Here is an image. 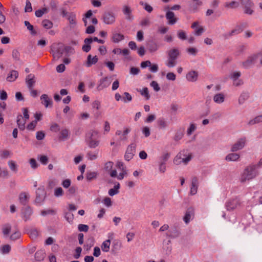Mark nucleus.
Here are the masks:
<instances>
[{
	"instance_id": "obj_1",
	"label": "nucleus",
	"mask_w": 262,
	"mask_h": 262,
	"mask_svg": "<svg viewBox=\"0 0 262 262\" xmlns=\"http://www.w3.org/2000/svg\"><path fill=\"white\" fill-rule=\"evenodd\" d=\"M260 165H250L247 166L244 170L241 178V181L245 182L247 180H250L255 178L258 174L257 168Z\"/></svg>"
},
{
	"instance_id": "obj_2",
	"label": "nucleus",
	"mask_w": 262,
	"mask_h": 262,
	"mask_svg": "<svg viewBox=\"0 0 262 262\" xmlns=\"http://www.w3.org/2000/svg\"><path fill=\"white\" fill-rule=\"evenodd\" d=\"M167 61L166 65L169 68L174 67L177 64V60L180 55V52L178 48H173L166 52Z\"/></svg>"
},
{
	"instance_id": "obj_3",
	"label": "nucleus",
	"mask_w": 262,
	"mask_h": 262,
	"mask_svg": "<svg viewBox=\"0 0 262 262\" xmlns=\"http://www.w3.org/2000/svg\"><path fill=\"white\" fill-rule=\"evenodd\" d=\"M187 151L185 150L179 152L174 158V163L176 164H179L182 162L187 164L192 158L191 154H189L187 155Z\"/></svg>"
},
{
	"instance_id": "obj_4",
	"label": "nucleus",
	"mask_w": 262,
	"mask_h": 262,
	"mask_svg": "<svg viewBox=\"0 0 262 262\" xmlns=\"http://www.w3.org/2000/svg\"><path fill=\"white\" fill-rule=\"evenodd\" d=\"M93 41H97L98 43L102 44L104 43V40L98 39L97 37H94V38H86L84 40V45L82 47V50H83V52L88 53L91 50V44L92 43Z\"/></svg>"
},
{
	"instance_id": "obj_5",
	"label": "nucleus",
	"mask_w": 262,
	"mask_h": 262,
	"mask_svg": "<svg viewBox=\"0 0 262 262\" xmlns=\"http://www.w3.org/2000/svg\"><path fill=\"white\" fill-rule=\"evenodd\" d=\"M241 202L238 198L233 199L227 201L225 204L228 211H233L241 206Z\"/></svg>"
},
{
	"instance_id": "obj_6",
	"label": "nucleus",
	"mask_w": 262,
	"mask_h": 262,
	"mask_svg": "<svg viewBox=\"0 0 262 262\" xmlns=\"http://www.w3.org/2000/svg\"><path fill=\"white\" fill-rule=\"evenodd\" d=\"M102 19L106 25L113 24L116 20L115 14L112 12H105L102 14Z\"/></svg>"
},
{
	"instance_id": "obj_7",
	"label": "nucleus",
	"mask_w": 262,
	"mask_h": 262,
	"mask_svg": "<svg viewBox=\"0 0 262 262\" xmlns=\"http://www.w3.org/2000/svg\"><path fill=\"white\" fill-rule=\"evenodd\" d=\"M136 147L135 143H131L127 146L124 155L125 160L129 161L133 158L136 152Z\"/></svg>"
},
{
	"instance_id": "obj_8",
	"label": "nucleus",
	"mask_w": 262,
	"mask_h": 262,
	"mask_svg": "<svg viewBox=\"0 0 262 262\" xmlns=\"http://www.w3.org/2000/svg\"><path fill=\"white\" fill-rule=\"evenodd\" d=\"M246 143V137H243L239 139L234 144L231 146V151L232 152H235L243 149L245 147Z\"/></svg>"
},
{
	"instance_id": "obj_9",
	"label": "nucleus",
	"mask_w": 262,
	"mask_h": 262,
	"mask_svg": "<svg viewBox=\"0 0 262 262\" xmlns=\"http://www.w3.org/2000/svg\"><path fill=\"white\" fill-rule=\"evenodd\" d=\"M51 50L54 59H58L63 53V49L59 47L58 45L55 43L51 46Z\"/></svg>"
},
{
	"instance_id": "obj_10",
	"label": "nucleus",
	"mask_w": 262,
	"mask_h": 262,
	"mask_svg": "<svg viewBox=\"0 0 262 262\" xmlns=\"http://www.w3.org/2000/svg\"><path fill=\"white\" fill-rule=\"evenodd\" d=\"M32 214V208L30 206H24L21 209V216L25 221L31 219Z\"/></svg>"
},
{
	"instance_id": "obj_11",
	"label": "nucleus",
	"mask_w": 262,
	"mask_h": 262,
	"mask_svg": "<svg viewBox=\"0 0 262 262\" xmlns=\"http://www.w3.org/2000/svg\"><path fill=\"white\" fill-rule=\"evenodd\" d=\"M41 103L45 106L46 108L52 107L53 101L52 99L47 94H42L40 96Z\"/></svg>"
},
{
	"instance_id": "obj_12",
	"label": "nucleus",
	"mask_w": 262,
	"mask_h": 262,
	"mask_svg": "<svg viewBox=\"0 0 262 262\" xmlns=\"http://www.w3.org/2000/svg\"><path fill=\"white\" fill-rule=\"evenodd\" d=\"M111 81L108 80L107 77H105L101 79L99 81V84L97 86L98 91H102L105 88H107L111 84Z\"/></svg>"
},
{
	"instance_id": "obj_13",
	"label": "nucleus",
	"mask_w": 262,
	"mask_h": 262,
	"mask_svg": "<svg viewBox=\"0 0 262 262\" xmlns=\"http://www.w3.org/2000/svg\"><path fill=\"white\" fill-rule=\"evenodd\" d=\"M194 215V209L193 207H189L185 213L183 217V220L186 224H188L192 220Z\"/></svg>"
},
{
	"instance_id": "obj_14",
	"label": "nucleus",
	"mask_w": 262,
	"mask_h": 262,
	"mask_svg": "<svg viewBox=\"0 0 262 262\" xmlns=\"http://www.w3.org/2000/svg\"><path fill=\"white\" fill-rule=\"evenodd\" d=\"M199 187V180L196 177L194 176L192 178L191 185L190 187V193L191 195H194L197 193Z\"/></svg>"
},
{
	"instance_id": "obj_15",
	"label": "nucleus",
	"mask_w": 262,
	"mask_h": 262,
	"mask_svg": "<svg viewBox=\"0 0 262 262\" xmlns=\"http://www.w3.org/2000/svg\"><path fill=\"white\" fill-rule=\"evenodd\" d=\"M35 201L36 203H40L43 201L46 197V191L43 187L39 188L36 192Z\"/></svg>"
},
{
	"instance_id": "obj_16",
	"label": "nucleus",
	"mask_w": 262,
	"mask_h": 262,
	"mask_svg": "<svg viewBox=\"0 0 262 262\" xmlns=\"http://www.w3.org/2000/svg\"><path fill=\"white\" fill-rule=\"evenodd\" d=\"M258 55H253L248 58V59L243 62V66L245 68L250 67L252 64L256 62V59L258 58Z\"/></svg>"
},
{
	"instance_id": "obj_17",
	"label": "nucleus",
	"mask_w": 262,
	"mask_h": 262,
	"mask_svg": "<svg viewBox=\"0 0 262 262\" xmlns=\"http://www.w3.org/2000/svg\"><path fill=\"white\" fill-rule=\"evenodd\" d=\"M122 12L125 15L126 19L130 21L134 19V16L132 14V10L129 6L126 5L123 6L122 8Z\"/></svg>"
},
{
	"instance_id": "obj_18",
	"label": "nucleus",
	"mask_w": 262,
	"mask_h": 262,
	"mask_svg": "<svg viewBox=\"0 0 262 262\" xmlns=\"http://www.w3.org/2000/svg\"><path fill=\"white\" fill-rule=\"evenodd\" d=\"M98 61V58L96 55L92 56L91 54H89L85 61V66L86 67H91L92 65L96 64Z\"/></svg>"
},
{
	"instance_id": "obj_19",
	"label": "nucleus",
	"mask_w": 262,
	"mask_h": 262,
	"mask_svg": "<svg viewBox=\"0 0 262 262\" xmlns=\"http://www.w3.org/2000/svg\"><path fill=\"white\" fill-rule=\"evenodd\" d=\"M165 17L168 20V24L170 25H174L178 20V18L174 17V13L170 11L167 12Z\"/></svg>"
},
{
	"instance_id": "obj_20",
	"label": "nucleus",
	"mask_w": 262,
	"mask_h": 262,
	"mask_svg": "<svg viewBox=\"0 0 262 262\" xmlns=\"http://www.w3.org/2000/svg\"><path fill=\"white\" fill-rule=\"evenodd\" d=\"M18 72L16 70H11L8 74L6 80L9 82H14L18 77Z\"/></svg>"
},
{
	"instance_id": "obj_21",
	"label": "nucleus",
	"mask_w": 262,
	"mask_h": 262,
	"mask_svg": "<svg viewBox=\"0 0 262 262\" xmlns=\"http://www.w3.org/2000/svg\"><path fill=\"white\" fill-rule=\"evenodd\" d=\"M180 232L177 227L175 226L171 227L168 231L167 236L170 238H176L180 235Z\"/></svg>"
},
{
	"instance_id": "obj_22",
	"label": "nucleus",
	"mask_w": 262,
	"mask_h": 262,
	"mask_svg": "<svg viewBox=\"0 0 262 262\" xmlns=\"http://www.w3.org/2000/svg\"><path fill=\"white\" fill-rule=\"evenodd\" d=\"M19 203L24 206H27L26 204L28 203L30 199L29 195L26 192H22L19 195Z\"/></svg>"
},
{
	"instance_id": "obj_23",
	"label": "nucleus",
	"mask_w": 262,
	"mask_h": 262,
	"mask_svg": "<svg viewBox=\"0 0 262 262\" xmlns=\"http://www.w3.org/2000/svg\"><path fill=\"white\" fill-rule=\"evenodd\" d=\"M130 132V129L129 128H126L122 133L120 130H117L116 132V135L120 136V140H127V135Z\"/></svg>"
},
{
	"instance_id": "obj_24",
	"label": "nucleus",
	"mask_w": 262,
	"mask_h": 262,
	"mask_svg": "<svg viewBox=\"0 0 262 262\" xmlns=\"http://www.w3.org/2000/svg\"><path fill=\"white\" fill-rule=\"evenodd\" d=\"M243 31V28H242L241 26H236V27L233 29L230 32L225 34L224 36L225 37V38L227 39L233 35L239 34Z\"/></svg>"
},
{
	"instance_id": "obj_25",
	"label": "nucleus",
	"mask_w": 262,
	"mask_h": 262,
	"mask_svg": "<svg viewBox=\"0 0 262 262\" xmlns=\"http://www.w3.org/2000/svg\"><path fill=\"white\" fill-rule=\"evenodd\" d=\"M198 73L195 71H191L188 72L186 76V79L191 82L196 81L198 79Z\"/></svg>"
},
{
	"instance_id": "obj_26",
	"label": "nucleus",
	"mask_w": 262,
	"mask_h": 262,
	"mask_svg": "<svg viewBox=\"0 0 262 262\" xmlns=\"http://www.w3.org/2000/svg\"><path fill=\"white\" fill-rule=\"evenodd\" d=\"M67 19L69 21L70 27L73 28L77 24L76 15L71 12L68 15Z\"/></svg>"
},
{
	"instance_id": "obj_27",
	"label": "nucleus",
	"mask_w": 262,
	"mask_h": 262,
	"mask_svg": "<svg viewBox=\"0 0 262 262\" xmlns=\"http://www.w3.org/2000/svg\"><path fill=\"white\" fill-rule=\"evenodd\" d=\"M98 132L95 130H91L86 134V142H88L91 140L96 139V137L98 136Z\"/></svg>"
},
{
	"instance_id": "obj_28",
	"label": "nucleus",
	"mask_w": 262,
	"mask_h": 262,
	"mask_svg": "<svg viewBox=\"0 0 262 262\" xmlns=\"http://www.w3.org/2000/svg\"><path fill=\"white\" fill-rule=\"evenodd\" d=\"M27 121V120H25L24 117H23L22 115H20L17 116V123L20 129L24 130L25 129V124Z\"/></svg>"
},
{
	"instance_id": "obj_29",
	"label": "nucleus",
	"mask_w": 262,
	"mask_h": 262,
	"mask_svg": "<svg viewBox=\"0 0 262 262\" xmlns=\"http://www.w3.org/2000/svg\"><path fill=\"white\" fill-rule=\"evenodd\" d=\"M240 158L239 154L236 153H230L228 154L226 157L225 160L227 161H237Z\"/></svg>"
},
{
	"instance_id": "obj_30",
	"label": "nucleus",
	"mask_w": 262,
	"mask_h": 262,
	"mask_svg": "<svg viewBox=\"0 0 262 262\" xmlns=\"http://www.w3.org/2000/svg\"><path fill=\"white\" fill-rule=\"evenodd\" d=\"M8 164L9 167V168L11 170V171L13 173H16L18 171V165L16 162L13 160H9L8 162Z\"/></svg>"
},
{
	"instance_id": "obj_31",
	"label": "nucleus",
	"mask_w": 262,
	"mask_h": 262,
	"mask_svg": "<svg viewBox=\"0 0 262 262\" xmlns=\"http://www.w3.org/2000/svg\"><path fill=\"white\" fill-rule=\"evenodd\" d=\"M225 100V96L222 93L215 94L213 97V101L216 103H222Z\"/></svg>"
},
{
	"instance_id": "obj_32",
	"label": "nucleus",
	"mask_w": 262,
	"mask_h": 262,
	"mask_svg": "<svg viewBox=\"0 0 262 262\" xmlns=\"http://www.w3.org/2000/svg\"><path fill=\"white\" fill-rule=\"evenodd\" d=\"M124 39V36L123 34L117 33H113V34L112 41L115 43H118Z\"/></svg>"
},
{
	"instance_id": "obj_33",
	"label": "nucleus",
	"mask_w": 262,
	"mask_h": 262,
	"mask_svg": "<svg viewBox=\"0 0 262 262\" xmlns=\"http://www.w3.org/2000/svg\"><path fill=\"white\" fill-rule=\"evenodd\" d=\"M26 82L30 90L31 94H33L32 86H33V76L29 74L26 78Z\"/></svg>"
},
{
	"instance_id": "obj_34",
	"label": "nucleus",
	"mask_w": 262,
	"mask_h": 262,
	"mask_svg": "<svg viewBox=\"0 0 262 262\" xmlns=\"http://www.w3.org/2000/svg\"><path fill=\"white\" fill-rule=\"evenodd\" d=\"M98 174L96 171H88L86 174V178L88 181H91L97 178Z\"/></svg>"
},
{
	"instance_id": "obj_35",
	"label": "nucleus",
	"mask_w": 262,
	"mask_h": 262,
	"mask_svg": "<svg viewBox=\"0 0 262 262\" xmlns=\"http://www.w3.org/2000/svg\"><path fill=\"white\" fill-rule=\"evenodd\" d=\"M249 97V94L247 92H243L240 95L238 98V103L242 104L244 102L247 100Z\"/></svg>"
},
{
	"instance_id": "obj_36",
	"label": "nucleus",
	"mask_w": 262,
	"mask_h": 262,
	"mask_svg": "<svg viewBox=\"0 0 262 262\" xmlns=\"http://www.w3.org/2000/svg\"><path fill=\"white\" fill-rule=\"evenodd\" d=\"M98 151H95V152L89 151L86 154V157L88 160L90 161H93L97 159L98 158Z\"/></svg>"
},
{
	"instance_id": "obj_37",
	"label": "nucleus",
	"mask_w": 262,
	"mask_h": 262,
	"mask_svg": "<svg viewBox=\"0 0 262 262\" xmlns=\"http://www.w3.org/2000/svg\"><path fill=\"white\" fill-rule=\"evenodd\" d=\"M35 258L37 261L43 260L45 257V252L43 250L37 251L35 254Z\"/></svg>"
},
{
	"instance_id": "obj_38",
	"label": "nucleus",
	"mask_w": 262,
	"mask_h": 262,
	"mask_svg": "<svg viewBox=\"0 0 262 262\" xmlns=\"http://www.w3.org/2000/svg\"><path fill=\"white\" fill-rule=\"evenodd\" d=\"M120 188V184L119 183H117V184H116L114 188L110 189L108 190V194L110 196H114L115 194H117L119 193V189Z\"/></svg>"
},
{
	"instance_id": "obj_39",
	"label": "nucleus",
	"mask_w": 262,
	"mask_h": 262,
	"mask_svg": "<svg viewBox=\"0 0 262 262\" xmlns=\"http://www.w3.org/2000/svg\"><path fill=\"white\" fill-rule=\"evenodd\" d=\"M111 244L110 239H107L104 241L101 245V249L103 252H107L109 251Z\"/></svg>"
},
{
	"instance_id": "obj_40",
	"label": "nucleus",
	"mask_w": 262,
	"mask_h": 262,
	"mask_svg": "<svg viewBox=\"0 0 262 262\" xmlns=\"http://www.w3.org/2000/svg\"><path fill=\"white\" fill-rule=\"evenodd\" d=\"M224 6L226 8L228 9H234L239 6V3L236 1H232L231 2L225 3Z\"/></svg>"
},
{
	"instance_id": "obj_41",
	"label": "nucleus",
	"mask_w": 262,
	"mask_h": 262,
	"mask_svg": "<svg viewBox=\"0 0 262 262\" xmlns=\"http://www.w3.org/2000/svg\"><path fill=\"white\" fill-rule=\"evenodd\" d=\"M262 122V115H259L255 117L254 119L250 120L248 122V125H252Z\"/></svg>"
},
{
	"instance_id": "obj_42",
	"label": "nucleus",
	"mask_w": 262,
	"mask_h": 262,
	"mask_svg": "<svg viewBox=\"0 0 262 262\" xmlns=\"http://www.w3.org/2000/svg\"><path fill=\"white\" fill-rule=\"evenodd\" d=\"M147 47L148 50L150 52H156L158 49V45L154 41H151L148 43Z\"/></svg>"
},
{
	"instance_id": "obj_43",
	"label": "nucleus",
	"mask_w": 262,
	"mask_h": 262,
	"mask_svg": "<svg viewBox=\"0 0 262 262\" xmlns=\"http://www.w3.org/2000/svg\"><path fill=\"white\" fill-rule=\"evenodd\" d=\"M88 146L91 148H95L99 145V141L96 139L91 140L86 142Z\"/></svg>"
},
{
	"instance_id": "obj_44",
	"label": "nucleus",
	"mask_w": 262,
	"mask_h": 262,
	"mask_svg": "<svg viewBox=\"0 0 262 262\" xmlns=\"http://www.w3.org/2000/svg\"><path fill=\"white\" fill-rule=\"evenodd\" d=\"M41 25L42 27L46 29H51L53 27L52 22L48 19H45L42 20Z\"/></svg>"
},
{
	"instance_id": "obj_45",
	"label": "nucleus",
	"mask_w": 262,
	"mask_h": 262,
	"mask_svg": "<svg viewBox=\"0 0 262 262\" xmlns=\"http://www.w3.org/2000/svg\"><path fill=\"white\" fill-rule=\"evenodd\" d=\"M157 123L159 127L163 129L166 128L168 125L167 123L165 121L163 118H160L158 119Z\"/></svg>"
},
{
	"instance_id": "obj_46",
	"label": "nucleus",
	"mask_w": 262,
	"mask_h": 262,
	"mask_svg": "<svg viewBox=\"0 0 262 262\" xmlns=\"http://www.w3.org/2000/svg\"><path fill=\"white\" fill-rule=\"evenodd\" d=\"M11 152L9 150H4L0 151V158L1 159H7L11 156Z\"/></svg>"
},
{
	"instance_id": "obj_47",
	"label": "nucleus",
	"mask_w": 262,
	"mask_h": 262,
	"mask_svg": "<svg viewBox=\"0 0 262 262\" xmlns=\"http://www.w3.org/2000/svg\"><path fill=\"white\" fill-rule=\"evenodd\" d=\"M10 250L11 246L9 245H4L0 249L1 252L3 254H8L10 251Z\"/></svg>"
},
{
	"instance_id": "obj_48",
	"label": "nucleus",
	"mask_w": 262,
	"mask_h": 262,
	"mask_svg": "<svg viewBox=\"0 0 262 262\" xmlns=\"http://www.w3.org/2000/svg\"><path fill=\"white\" fill-rule=\"evenodd\" d=\"M48 12V9L46 8H43L41 9H39L35 11V15L38 17L42 16L45 13H47Z\"/></svg>"
},
{
	"instance_id": "obj_49",
	"label": "nucleus",
	"mask_w": 262,
	"mask_h": 262,
	"mask_svg": "<svg viewBox=\"0 0 262 262\" xmlns=\"http://www.w3.org/2000/svg\"><path fill=\"white\" fill-rule=\"evenodd\" d=\"M69 136V132L67 129H64L61 130L60 132V135L59 138L62 140H65L67 139Z\"/></svg>"
},
{
	"instance_id": "obj_50",
	"label": "nucleus",
	"mask_w": 262,
	"mask_h": 262,
	"mask_svg": "<svg viewBox=\"0 0 262 262\" xmlns=\"http://www.w3.org/2000/svg\"><path fill=\"white\" fill-rule=\"evenodd\" d=\"M140 94L141 95L144 96L146 100H148L150 98L148 88L145 87L144 88L142 91H140Z\"/></svg>"
},
{
	"instance_id": "obj_51",
	"label": "nucleus",
	"mask_w": 262,
	"mask_h": 262,
	"mask_svg": "<svg viewBox=\"0 0 262 262\" xmlns=\"http://www.w3.org/2000/svg\"><path fill=\"white\" fill-rule=\"evenodd\" d=\"M12 58L16 61L19 60L20 53L17 50L14 49L12 52Z\"/></svg>"
},
{
	"instance_id": "obj_52",
	"label": "nucleus",
	"mask_w": 262,
	"mask_h": 262,
	"mask_svg": "<svg viewBox=\"0 0 262 262\" xmlns=\"http://www.w3.org/2000/svg\"><path fill=\"white\" fill-rule=\"evenodd\" d=\"M170 157V155L168 153H165L162 156H161L159 159V162H162L163 163H166L167 161L168 160Z\"/></svg>"
},
{
	"instance_id": "obj_53",
	"label": "nucleus",
	"mask_w": 262,
	"mask_h": 262,
	"mask_svg": "<svg viewBox=\"0 0 262 262\" xmlns=\"http://www.w3.org/2000/svg\"><path fill=\"white\" fill-rule=\"evenodd\" d=\"M64 217L69 223H71L73 221L74 215L70 212H66Z\"/></svg>"
},
{
	"instance_id": "obj_54",
	"label": "nucleus",
	"mask_w": 262,
	"mask_h": 262,
	"mask_svg": "<svg viewBox=\"0 0 262 262\" xmlns=\"http://www.w3.org/2000/svg\"><path fill=\"white\" fill-rule=\"evenodd\" d=\"M89 227L88 225L85 224H79L78 226V230L80 232H88L89 230Z\"/></svg>"
},
{
	"instance_id": "obj_55",
	"label": "nucleus",
	"mask_w": 262,
	"mask_h": 262,
	"mask_svg": "<svg viewBox=\"0 0 262 262\" xmlns=\"http://www.w3.org/2000/svg\"><path fill=\"white\" fill-rule=\"evenodd\" d=\"M241 75V73L240 72H235L230 74V77L233 80V81H235L238 79Z\"/></svg>"
},
{
	"instance_id": "obj_56",
	"label": "nucleus",
	"mask_w": 262,
	"mask_h": 262,
	"mask_svg": "<svg viewBox=\"0 0 262 262\" xmlns=\"http://www.w3.org/2000/svg\"><path fill=\"white\" fill-rule=\"evenodd\" d=\"M32 11V4L31 3L27 0L26 2V5L25 7V12H30Z\"/></svg>"
},
{
	"instance_id": "obj_57",
	"label": "nucleus",
	"mask_w": 262,
	"mask_h": 262,
	"mask_svg": "<svg viewBox=\"0 0 262 262\" xmlns=\"http://www.w3.org/2000/svg\"><path fill=\"white\" fill-rule=\"evenodd\" d=\"M124 95L125 96V97H123L122 98V100L123 101V102L124 103H126L127 102V101L128 102H129V101H131L132 100V96L129 94V93L128 92H124Z\"/></svg>"
},
{
	"instance_id": "obj_58",
	"label": "nucleus",
	"mask_w": 262,
	"mask_h": 262,
	"mask_svg": "<svg viewBox=\"0 0 262 262\" xmlns=\"http://www.w3.org/2000/svg\"><path fill=\"white\" fill-rule=\"evenodd\" d=\"M113 165L114 163L112 161H108L105 163L104 168L106 171H110L112 170Z\"/></svg>"
},
{
	"instance_id": "obj_59",
	"label": "nucleus",
	"mask_w": 262,
	"mask_h": 262,
	"mask_svg": "<svg viewBox=\"0 0 262 262\" xmlns=\"http://www.w3.org/2000/svg\"><path fill=\"white\" fill-rule=\"evenodd\" d=\"M45 137V134L43 131H38L36 133V138L38 140H42Z\"/></svg>"
},
{
	"instance_id": "obj_60",
	"label": "nucleus",
	"mask_w": 262,
	"mask_h": 262,
	"mask_svg": "<svg viewBox=\"0 0 262 262\" xmlns=\"http://www.w3.org/2000/svg\"><path fill=\"white\" fill-rule=\"evenodd\" d=\"M63 194V191L61 187H58L55 189L54 195L56 197L61 196Z\"/></svg>"
},
{
	"instance_id": "obj_61",
	"label": "nucleus",
	"mask_w": 262,
	"mask_h": 262,
	"mask_svg": "<svg viewBox=\"0 0 262 262\" xmlns=\"http://www.w3.org/2000/svg\"><path fill=\"white\" fill-rule=\"evenodd\" d=\"M178 37L181 40H185L186 39V33L182 30H179L177 32Z\"/></svg>"
},
{
	"instance_id": "obj_62",
	"label": "nucleus",
	"mask_w": 262,
	"mask_h": 262,
	"mask_svg": "<svg viewBox=\"0 0 262 262\" xmlns=\"http://www.w3.org/2000/svg\"><path fill=\"white\" fill-rule=\"evenodd\" d=\"M183 135H184V134L182 132H181L180 130L177 131L174 137V140L176 141H178L182 138V137H183Z\"/></svg>"
},
{
	"instance_id": "obj_63",
	"label": "nucleus",
	"mask_w": 262,
	"mask_h": 262,
	"mask_svg": "<svg viewBox=\"0 0 262 262\" xmlns=\"http://www.w3.org/2000/svg\"><path fill=\"white\" fill-rule=\"evenodd\" d=\"M241 4L244 7L253 6L254 4L251 0H240Z\"/></svg>"
},
{
	"instance_id": "obj_64",
	"label": "nucleus",
	"mask_w": 262,
	"mask_h": 262,
	"mask_svg": "<svg viewBox=\"0 0 262 262\" xmlns=\"http://www.w3.org/2000/svg\"><path fill=\"white\" fill-rule=\"evenodd\" d=\"M253 6H246L244 7V13L252 15L253 13V10L252 9Z\"/></svg>"
}]
</instances>
